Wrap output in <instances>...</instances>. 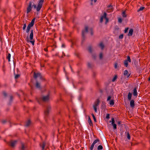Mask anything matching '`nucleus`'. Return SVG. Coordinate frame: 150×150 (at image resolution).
Listing matches in <instances>:
<instances>
[{
	"mask_svg": "<svg viewBox=\"0 0 150 150\" xmlns=\"http://www.w3.org/2000/svg\"><path fill=\"white\" fill-rule=\"evenodd\" d=\"M44 1V0H40L37 5H34L33 2L30 1L29 5L28 6L27 8V13H28L31 11L33 7L34 9H36L37 11H39L42 6Z\"/></svg>",
	"mask_w": 150,
	"mask_h": 150,
	"instance_id": "nucleus-1",
	"label": "nucleus"
},
{
	"mask_svg": "<svg viewBox=\"0 0 150 150\" xmlns=\"http://www.w3.org/2000/svg\"><path fill=\"white\" fill-rule=\"evenodd\" d=\"M107 14L105 12H104L103 15L101 16L100 18V21L101 23L102 22L104 18H105L106 20L105 22V24H106L108 22L109 20L108 18L107 17Z\"/></svg>",
	"mask_w": 150,
	"mask_h": 150,
	"instance_id": "nucleus-2",
	"label": "nucleus"
},
{
	"mask_svg": "<svg viewBox=\"0 0 150 150\" xmlns=\"http://www.w3.org/2000/svg\"><path fill=\"white\" fill-rule=\"evenodd\" d=\"M33 30H31V33L30 35V42H31L33 45H34V40H33Z\"/></svg>",
	"mask_w": 150,
	"mask_h": 150,
	"instance_id": "nucleus-3",
	"label": "nucleus"
},
{
	"mask_svg": "<svg viewBox=\"0 0 150 150\" xmlns=\"http://www.w3.org/2000/svg\"><path fill=\"white\" fill-rule=\"evenodd\" d=\"M100 142V140L99 139H97L95 140L91 144L90 147V150H93V147L94 145L98 143H99Z\"/></svg>",
	"mask_w": 150,
	"mask_h": 150,
	"instance_id": "nucleus-4",
	"label": "nucleus"
},
{
	"mask_svg": "<svg viewBox=\"0 0 150 150\" xmlns=\"http://www.w3.org/2000/svg\"><path fill=\"white\" fill-rule=\"evenodd\" d=\"M51 107L50 106H48L47 107L46 110H45L44 112L45 115V116H47L48 115L51 110Z\"/></svg>",
	"mask_w": 150,
	"mask_h": 150,
	"instance_id": "nucleus-5",
	"label": "nucleus"
},
{
	"mask_svg": "<svg viewBox=\"0 0 150 150\" xmlns=\"http://www.w3.org/2000/svg\"><path fill=\"white\" fill-rule=\"evenodd\" d=\"M128 62H131V59L129 56H127V60H126L124 61V64L125 67H127L128 65Z\"/></svg>",
	"mask_w": 150,
	"mask_h": 150,
	"instance_id": "nucleus-6",
	"label": "nucleus"
},
{
	"mask_svg": "<svg viewBox=\"0 0 150 150\" xmlns=\"http://www.w3.org/2000/svg\"><path fill=\"white\" fill-rule=\"evenodd\" d=\"M42 100L43 101H47L49 100V95H48L47 96H43L42 97Z\"/></svg>",
	"mask_w": 150,
	"mask_h": 150,
	"instance_id": "nucleus-7",
	"label": "nucleus"
},
{
	"mask_svg": "<svg viewBox=\"0 0 150 150\" xmlns=\"http://www.w3.org/2000/svg\"><path fill=\"white\" fill-rule=\"evenodd\" d=\"M88 27L87 26H86L85 27V30L82 31V36L83 38H84L85 33H87L88 31Z\"/></svg>",
	"mask_w": 150,
	"mask_h": 150,
	"instance_id": "nucleus-8",
	"label": "nucleus"
},
{
	"mask_svg": "<svg viewBox=\"0 0 150 150\" xmlns=\"http://www.w3.org/2000/svg\"><path fill=\"white\" fill-rule=\"evenodd\" d=\"M112 125L113 126V129H117L116 125L115 124V120L113 118H112L111 119Z\"/></svg>",
	"mask_w": 150,
	"mask_h": 150,
	"instance_id": "nucleus-9",
	"label": "nucleus"
},
{
	"mask_svg": "<svg viewBox=\"0 0 150 150\" xmlns=\"http://www.w3.org/2000/svg\"><path fill=\"white\" fill-rule=\"evenodd\" d=\"M131 74L130 73H129L127 70H125L124 72V76H126L127 78H128Z\"/></svg>",
	"mask_w": 150,
	"mask_h": 150,
	"instance_id": "nucleus-10",
	"label": "nucleus"
},
{
	"mask_svg": "<svg viewBox=\"0 0 150 150\" xmlns=\"http://www.w3.org/2000/svg\"><path fill=\"white\" fill-rule=\"evenodd\" d=\"M41 75L40 73H35V72L34 73V78H36L38 77H41Z\"/></svg>",
	"mask_w": 150,
	"mask_h": 150,
	"instance_id": "nucleus-11",
	"label": "nucleus"
},
{
	"mask_svg": "<svg viewBox=\"0 0 150 150\" xmlns=\"http://www.w3.org/2000/svg\"><path fill=\"white\" fill-rule=\"evenodd\" d=\"M16 141H11L10 142V146L11 147H14L17 143Z\"/></svg>",
	"mask_w": 150,
	"mask_h": 150,
	"instance_id": "nucleus-12",
	"label": "nucleus"
},
{
	"mask_svg": "<svg viewBox=\"0 0 150 150\" xmlns=\"http://www.w3.org/2000/svg\"><path fill=\"white\" fill-rule=\"evenodd\" d=\"M99 103L100 100L99 99H98L94 103L93 107H97L99 105Z\"/></svg>",
	"mask_w": 150,
	"mask_h": 150,
	"instance_id": "nucleus-13",
	"label": "nucleus"
},
{
	"mask_svg": "<svg viewBox=\"0 0 150 150\" xmlns=\"http://www.w3.org/2000/svg\"><path fill=\"white\" fill-rule=\"evenodd\" d=\"M35 19V18L33 19L31 21V22L28 24V25L31 27H33L34 24Z\"/></svg>",
	"mask_w": 150,
	"mask_h": 150,
	"instance_id": "nucleus-14",
	"label": "nucleus"
},
{
	"mask_svg": "<svg viewBox=\"0 0 150 150\" xmlns=\"http://www.w3.org/2000/svg\"><path fill=\"white\" fill-rule=\"evenodd\" d=\"M133 29H130L129 31V32L128 33V36H131L133 34Z\"/></svg>",
	"mask_w": 150,
	"mask_h": 150,
	"instance_id": "nucleus-15",
	"label": "nucleus"
},
{
	"mask_svg": "<svg viewBox=\"0 0 150 150\" xmlns=\"http://www.w3.org/2000/svg\"><path fill=\"white\" fill-rule=\"evenodd\" d=\"M130 105L132 107H133L134 106V101L133 100H131L130 102Z\"/></svg>",
	"mask_w": 150,
	"mask_h": 150,
	"instance_id": "nucleus-16",
	"label": "nucleus"
},
{
	"mask_svg": "<svg viewBox=\"0 0 150 150\" xmlns=\"http://www.w3.org/2000/svg\"><path fill=\"white\" fill-rule=\"evenodd\" d=\"M133 95L134 96H137V92L136 88H134L133 90Z\"/></svg>",
	"mask_w": 150,
	"mask_h": 150,
	"instance_id": "nucleus-17",
	"label": "nucleus"
},
{
	"mask_svg": "<svg viewBox=\"0 0 150 150\" xmlns=\"http://www.w3.org/2000/svg\"><path fill=\"white\" fill-rule=\"evenodd\" d=\"M40 146L42 148V150H43L44 148V147L45 145V142H42L40 144Z\"/></svg>",
	"mask_w": 150,
	"mask_h": 150,
	"instance_id": "nucleus-18",
	"label": "nucleus"
},
{
	"mask_svg": "<svg viewBox=\"0 0 150 150\" xmlns=\"http://www.w3.org/2000/svg\"><path fill=\"white\" fill-rule=\"evenodd\" d=\"M99 46L100 47L102 50H103L104 47V45L102 42H100L99 45Z\"/></svg>",
	"mask_w": 150,
	"mask_h": 150,
	"instance_id": "nucleus-19",
	"label": "nucleus"
},
{
	"mask_svg": "<svg viewBox=\"0 0 150 150\" xmlns=\"http://www.w3.org/2000/svg\"><path fill=\"white\" fill-rule=\"evenodd\" d=\"M88 123L90 126H91L92 125V123L91 120V119L90 117H88Z\"/></svg>",
	"mask_w": 150,
	"mask_h": 150,
	"instance_id": "nucleus-20",
	"label": "nucleus"
},
{
	"mask_svg": "<svg viewBox=\"0 0 150 150\" xmlns=\"http://www.w3.org/2000/svg\"><path fill=\"white\" fill-rule=\"evenodd\" d=\"M132 96V94L130 93L129 92L128 95V99L129 100H131V97Z\"/></svg>",
	"mask_w": 150,
	"mask_h": 150,
	"instance_id": "nucleus-21",
	"label": "nucleus"
},
{
	"mask_svg": "<svg viewBox=\"0 0 150 150\" xmlns=\"http://www.w3.org/2000/svg\"><path fill=\"white\" fill-rule=\"evenodd\" d=\"M31 124L30 121V120H28L25 124V126L26 127L29 126Z\"/></svg>",
	"mask_w": 150,
	"mask_h": 150,
	"instance_id": "nucleus-22",
	"label": "nucleus"
},
{
	"mask_svg": "<svg viewBox=\"0 0 150 150\" xmlns=\"http://www.w3.org/2000/svg\"><path fill=\"white\" fill-rule=\"evenodd\" d=\"M21 150H24L25 149V147L24 145V144L22 143H21Z\"/></svg>",
	"mask_w": 150,
	"mask_h": 150,
	"instance_id": "nucleus-23",
	"label": "nucleus"
},
{
	"mask_svg": "<svg viewBox=\"0 0 150 150\" xmlns=\"http://www.w3.org/2000/svg\"><path fill=\"white\" fill-rule=\"evenodd\" d=\"M10 57H11V54L10 53H8L7 56V58L8 59V62H10Z\"/></svg>",
	"mask_w": 150,
	"mask_h": 150,
	"instance_id": "nucleus-24",
	"label": "nucleus"
},
{
	"mask_svg": "<svg viewBox=\"0 0 150 150\" xmlns=\"http://www.w3.org/2000/svg\"><path fill=\"white\" fill-rule=\"evenodd\" d=\"M36 86L38 88H40V85L38 82H36Z\"/></svg>",
	"mask_w": 150,
	"mask_h": 150,
	"instance_id": "nucleus-25",
	"label": "nucleus"
},
{
	"mask_svg": "<svg viewBox=\"0 0 150 150\" xmlns=\"http://www.w3.org/2000/svg\"><path fill=\"white\" fill-rule=\"evenodd\" d=\"M103 149V147L102 145H99L97 148V149L98 150H102Z\"/></svg>",
	"mask_w": 150,
	"mask_h": 150,
	"instance_id": "nucleus-26",
	"label": "nucleus"
},
{
	"mask_svg": "<svg viewBox=\"0 0 150 150\" xmlns=\"http://www.w3.org/2000/svg\"><path fill=\"white\" fill-rule=\"evenodd\" d=\"M127 139L129 140H130V134H129V132H127Z\"/></svg>",
	"mask_w": 150,
	"mask_h": 150,
	"instance_id": "nucleus-27",
	"label": "nucleus"
},
{
	"mask_svg": "<svg viewBox=\"0 0 150 150\" xmlns=\"http://www.w3.org/2000/svg\"><path fill=\"white\" fill-rule=\"evenodd\" d=\"M109 104L110 105H113L114 104V101L113 100H111L110 101Z\"/></svg>",
	"mask_w": 150,
	"mask_h": 150,
	"instance_id": "nucleus-28",
	"label": "nucleus"
},
{
	"mask_svg": "<svg viewBox=\"0 0 150 150\" xmlns=\"http://www.w3.org/2000/svg\"><path fill=\"white\" fill-rule=\"evenodd\" d=\"M117 75H115L114 76V77L113 78V79H112V82H114L115 80H116V79H117Z\"/></svg>",
	"mask_w": 150,
	"mask_h": 150,
	"instance_id": "nucleus-29",
	"label": "nucleus"
},
{
	"mask_svg": "<svg viewBox=\"0 0 150 150\" xmlns=\"http://www.w3.org/2000/svg\"><path fill=\"white\" fill-rule=\"evenodd\" d=\"M122 16L124 17H127V15L125 14V11H123L122 13Z\"/></svg>",
	"mask_w": 150,
	"mask_h": 150,
	"instance_id": "nucleus-30",
	"label": "nucleus"
},
{
	"mask_svg": "<svg viewBox=\"0 0 150 150\" xmlns=\"http://www.w3.org/2000/svg\"><path fill=\"white\" fill-rule=\"evenodd\" d=\"M144 8V7H141L137 11L138 12L143 10Z\"/></svg>",
	"mask_w": 150,
	"mask_h": 150,
	"instance_id": "nucleus-31",
	"label": "nucleus"
},
{
	"mask_svg": "<svg viewBox=\"0 0 150 150\" xmlns=\"http://www.w3.org/2000/svg\"><path fill=\"white\" fill-rule=\"evenodd\" d=\"M92 115L93 117V120H94V121L95 122H96V119L95 117V115H94V114H92Z\"/></svg>",
	"mask_w": 150,
	"mask_h": 150,
	"instance_id": "nucleus-32",
	"label": "nucleus"
},
{
	"mask_svg": "<svg viewBox=\"0 0 150 150\" xmlns=\"http://www.w3.org/2000/svg\"><path fill=\"white\" fill-rule=\"evenodd\" d=\"M88 51L90 52H92V48L91 47H88Z\"/></svg>",
	"mask_w": 150,
	"mask_h": 150,
	"instance_id": "nucleus-33",
	"label": "nucleus"
},
{
	"mask_svg": "<svg viewBox=\"0 0 150 150\" xmlns=\"http://www.w3.org/2000/svg\"><path fill=\"white\" fill-rule=\"evenodd\" d=\"M128 29H129V28H125V30L124 33H126L127 32L128 30Z\"/></svg>",
	"mask_w": 150,
	"mask_h": 150,
	"instance_id": "nucleus-34",
	"label": "nucleus"
},
{
	"mask_svg": "<svg viewBox=\"0 0 150 150\" xmlns=\"http://www.w3.org/2000/svg\"><path fill=\"white\" fill-rule=\"evenodd\" d=\"M26 27V23H24L23 24V30H24L25 29Z\"/></svg>",
	"mask_w": 150,
	"mask_h": 150,
	"instance_id": "nucleus-35",
	"label": "nucleus"
},
{
	"mask_svg": "<svg viewBox=\"0 0 150 150\" xmlns=\"http://www.w3.org/2000/svg\"><path fill=\"white\" fill-rule=\"evenodd\" d=\"M103 54L102 53H100V56H99V58H100V59H101L102 58H103Z\"/></svg>",
	"mask_w": 150,
	"mask_h": 150,
	"instance_id": "nucleus-36",
	"label": "nucleus"
},
{
	"mask_svg": "<svg viewBox=\"0 0 150 150\" xmlns=\"http://www.w3.org/2000/svg\"><path fill=\"white\" fill-rule=\"evenodd\" d=\"M118 21L119 23H121L122 22V20L121 18H118Z\"/></svg>",
	"mask_w": 150,
	"mask_h": 150,
	"instance_id": "nucleus-37",
	"label": "nucleus"
},
{
	"mask_svg": "<svg viewBox=\"0 0 150 150\" xmlns=\"http://www.w3.org/2000/svg\"><path fill=\"white\" fill-rule=\"evenodd\" d=\"M123 37V34H121L119 36V38L120 39H122Z\"/></svg>",
	"mask_w": 150,
	"mask_h": 150,
	"instance_id": "nucleus-38",
	"label": "nucleus"
},
{
	"mask_svg": "<svg viewBox=\"0 0 150 150\" xmlns=\"http://www.w3.org/2000/svg\"><path fill=\"white\" fill-rule=\"evenodd\" d=\"M108 8L109 9H111L112 8V6L111 5H110L108 6Z\"/></svg>",
	"mask_w": 150,
	"mask_h": 150,
	"instance_id": "nucleus-39",
	"label": "nucleus"
},
{
	"mask_svg": "<svg viewBox=\"0 0 150 150\" xmlns=\"http://www.w3.org/2000/svg\"><path fill=\"white\" fill-rule=\"evenodd\" d=\"M111 97L110 96H109L107 98V100L108 101L110 100L111 99Z\"/></svg>",
	"mask_w": 150,
	"mask_h": 150,
	"instance_id": "nucleus-40",
	"label": "nucleus"
},
{
	"mask_svg": "<svg viewBox=\"0 0 150 150\" xmlns=\"http://www.w3.org/2000/svg\"><path fill=\"white\" fill-rule=\"evenodd\" d=\"M94 109L95 110V111L96 112H97V107H93Z\"/></svg>",
	"mask_w": 150,
	"mask_h": 150,
	"instance_id": "nucleus-41",
	"label": "nucleus"
},
{
	"mask_svg": "<svg viewBox=\"0 0 150 150\" xmlns=\"http://www.w3.org/2000/svg\"><path fill=\"white\" fill-rule=\"evenodd\" d=\"M110 117V115L109 114H108L106 116V118L107 119H109Z\"/></svg>",
	"mask_w": 150,
	"mask_h": 150,
	"instance_id": "nucleus-42",
	"label": "nucleus"
},
{
	"mask_svg": "<svg viewBox=\"0 0 150 150\" xmlns=\"http://www.w3.org/2000/svg\"><path fill=\"white\" fill-rule=\"evenodd\" d=\"M19 76V75L18 74H17L15 76V78L17 79L18 78Z\"/></svg>",
	"mask_w": 150,
	"mask_h": 150,
	"instance_id": "nucleus-43",
	"label": "nucleus"
},
{
	"mask_svg": "<svg viewBox=\"0 0 150 150\" xmlns=\"http://www.w3.org/2000/svg\"><path fill=\"white\" fill-rule=\"evenodd\" d=\"M117 63H115V69L117 68Z\"/></svg>",
	"mask_w": 150,
	"mask_h": 150,
	"instance_id": "nucleus-44",
	"label": "nucleus"
},
{
	"mask_svg": "<svg viewBox=\"0 0 150 150\" xmlns=\"http://www.w3.org/2000/svg\"><path fill=\"white\" fill-rule=\"evenodd\" d=\"M91 30V34L92 35H93V30L92 28H91L90 29Z\"/></svg>",
	"mask_w": 150,
	"mask_h": 150,
	"instance_id": "nucleus-45",
	"label": "nucleus"
},
{
	"mask_svg": "<svg viewBox=\"0 0 150 150\" xmlns=\"http://www.w3.org/2000/svg\"><path fill=\"white\" fill-rule=\"evenodd\" d=\"M29 30H30V29H28L27 28V29H26V32L27 33H28L29 32Z\"/></svg>",
	"mask_w": 150,
	"mask_h": 150,
	"instance_id": "nucleus-46",
	"label": "nucleus"
},
{
	"mask_svg": "<svg viewBox=\"0 0 150 150\" xmlns=\"http://www.w3.org/2000/svg\"><path fill=\"white\" fill-rule=\"evenodd\" d=\"M44 50L45 51L47 52V48H45L44 49Z\"/></svg>",
	"mask_w": 150,
	"mask_h": 150,
	"instance_id": "nucleus-47",
	"label": "nucleus"
},
{
	"mask_svg": "<svg viewBox=\"0 0 150 150\" xmlns=\"http://www.w3.org/2000/svg\"><path fill=\"white\" fill-rule=\"evenodd\" d=\"M3 94L4 95V96H7V94L5 92H4L3 93Z\"/></svg>",
	"mask_w": 150,
	"mask_h": 150,
	"instance_id": "nucleus-48",
	"label": "nucleus"
},
{
	"mask_svg": "<svg viewBox=\"0 0 150 150\" xmlns=\"http://www.w3.org/2000/svg\"><path fill=\"white\" fill-rule=\"evenodd\" d=\"M31 28V27H30V26H28H28H27V28L28 29H29L30 30V28Z\"/></svg>",
	"mask_w": 150,
	"mask_h": 150,
	"instance_id": "nucleus-49",
	"label": "nucleus"
},
{
	"mask_svg": "<svg viewBox=\"0 0 150 150\" xmlns=\"http://www.w3.org/2000/svg\"><path fill=\"white\" fill-rule=\"evenodd\" d=\"M88 66L89 67H91V64L89 63H88Z\"/></svg>",
	"mask_w": 150,
	"mask_h": 150,
	"instance_id": "nucleus-50",
	"label": "nucleus"
},
{
	"mask_svg": "<svg viewBox=\"0 0 150 150\" xmlns=\"http://www.w3.org/2000/svg\"><path fill=\"white\" fill-rule=\"evenodd\" d=\"M117 124L120 125V122L119 121H118L117 122Z\"/></svg>",
	"mask_w": 150,
	"mask_h": 150,
	"instance_id": "nucleus-51",
	"label": "nucleus"
},
{
	"mask_svg": "<svg viewBox=\"0 0 150 150\" xmlns=\"http://www.w3.org/2000/svg\"><path fill=\"white\" fill-rule=\"evenodd\" d=\"M97 1V0H94V3H96Z\"/></svg>",
	"mask_w": 150,
	"mask_h": 150,
	"instance_id": "nucleus-52",
	"label": "nucleus"
},
{
	"mask_svg": "<svg viewBox=\"0 0 150 150\" xmlns=\"http://www.w3.org/2000/svg\"><path fill=\"white\" fill-rule=\"evenodd\" d=\"M62 47H64V44H63L62 45Z\"/></svg>",
	"mask_w": 150,
	"mask_h": 150,
	"instance_id": "nucleus-53",
	"label": "nucleus"
},
{
	"mask_svg": "<svg viewBox=\"0 0 150 150\" xmlns=\"http://www.w3.org/2000/svg\"><path fill=\"white\" fill-rule=\"evenodd\" d=\"M41 67H44V65H41Z\"/></svg>",
	"mask_w": 150,
	"mask_h": 150,
	"instance_id": "nucleus-54",
	"label": "nucleus"
},
{
	"mask_svg": "<svg viewBox=\"0 0 150 150\" xmlns=\"http://www.w3.org/2000/svg\"><path fill=\"white\" fill-rule=\"evenodd\" d=\"M148 80L149 81H150V77H149V78L148 79Z\"/></svg>",
	"mask_w": 150,
	"mask_h": 150,
	"instance_id": "nucleus-55",
	"label": "nucleus"
},
{
	"mask_svg": "<svg viewBox=\"0 0 150 150\" xmlns=\"http://www.w3.org/2000/svg\"><path fill=\"white\" fill-rule=\"evenodd\" d=\"M10 98L11 99H12V97L11 96H10Z\"/></svg>",
	"mask_w": 150,
	"mask_h": 150,
	"instance_id": "nucleus-56",
	"label": "nucleus"
},
{
	"mask_svg": "<svg viewBox=\"0 0 150 150\" xmlns=\"http://www.w3.org/2000/svg\"><path fill=\"white\" fill-rule=\"evenodd\" d=\"M38 101L39 103H40L39 100H38Z\"/></svg>",
	"mask_w": 150,
	"mask_h": 150,
	"instance_id": "nucleus-57",
	"label": "nucleus"
},
{
	"mask_svg": "<svg viewBox=\"0 0 150 150\" xmlns=\"http://www.w3.org/2000/svg\"><path fill=\"white\" fill-rule=\"evenodd\" d=\"M91 1H93V0H91Z\"/></svg>",
	"mask_w": 150,
	"mask_h": 150,
	"instance_id": "nucleus-58",
	"label": "nucleus"
}]
</instances>
